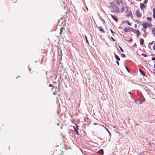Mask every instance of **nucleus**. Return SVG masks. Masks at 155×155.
Instances as JSON below:
<instances>
[{
  "label": "nucleus",
  "instance_id": "1",
  "mask_svg": "<svg viewBox=\"0 0 155 155\" xmlns=\"http://www.w3.org/2000/svg\"><path fill=\"white\" fill-rule=\"evenodd\" d=\"M110 5L111 7L113 8V12H115L116 13H119L120 12V10H119V9L117 6L116 5L115 3H110Z\"/></svg>",
  "mask_w": 155,
  "mask_h": 155
},
{
  "label": "nucleus",
  "instance_id": "2",
  "mask_svg": "<svg viewBox=\"0 0 155 155\" xmlns=\"http://www.w3.org/2000/svg\"><path fill=\"white\" fill-rule=\"evenodd\" d=\"M116 2L119 7H121L120 10V13H122L125 10V8L123 5L121 0H117L116 1Z\"/></svg>",
  "mask_w": 155,
  "mask_h": 155
},
{
  "label": "nucleus",
  "instance_id": "3",
  "mask_svg": "<svg viewBox=\"0 0 155 155\" xmlns=\"http://www.w3.org/2000/svg\"><path fill=\"white\" fill-rule=\"evenodd\" d=\"M142 26L143 28L145 29V30L144 31V32H145V30L148 27H150L153 26L151 23L147 22H145L143 23L142 24Z\"/></svg>",
  "mask_w": 155,
  "mask_h": 155
},
{
  "label": "nucleus",
  "instance_id": "4",
  "mask_svg": "<svg viewBox=\"0 0 155 155\" xmlns=\"http://www.w3.org/2000/svg\"><path fill=\"white\" fill-rule=\"evenodd\" d=\"M135 15L137 17L139 18L142 17V14L139 9L137 10L135 12Z\"/></svg>",
  "mask_w": 155,
  "mask_h": 155
},
{
  "label": "nucleus",
  "instance_id": "5",
  "mask_svg": "<svg viewBox=\"0 0 155 155\" xmlns=\"http://www.w3.org/2000/svg\"><path fill=\"white\" fill-rule=\"evenodd\" d=\"M131 31L136 34L137 35V37L138 38L139 37L140 35V31L137 29H133L131 30Z\"/></svg>",
  "mask_w": 155,
  "mask_h": 155
},
{
  "label": "nucleus",
  "instance_id": "6",
  "mask_svg": "<svg viewBox=\"0 0 155 155\" xmlns=\"http://www.w3.org/2000/svg\"><path fill=\"white\" fill-rule=\"evenodd\" d=\"M145 4L141 3L140 4V6L141 9L143 11V8H146V6L144 5Z\"/></svg>",
  "mask_w": 155,
  "mask_h": 155
},
{
  "label": "nucleus",
  "instance_id": "7",
  "mask_svg": "<svg viewBox=\"0 0 155 155\" xmlns=\"http://www.w3.org/2000/svg\"><path fill=\"white\" fill-rule=\"evenodd\" d=\"M127 17H130V16L131 17H133V15L132 13V12L130 11H127Z\"/></svg>",
  "mask_w": 155,
  "mask_h": 155
},
{
  "label": "nucleus",
  "instance_id": "8",
  "mask_svg": "<svg viewBox=\"0 0 155 155\" xmlns=\"http://www.w3.org/2000/svg\"><path fill=\"white\" fill-rule=\"evenodd\" d=\"M111 16L112 17V18H113V19L115 21H117L118 18L116 15H114L112 14H111Z\"/></svg>",
  "mask_w": 155,
  "mask_h": 155
},
{
  "label": "nucleus",
  "instance_id": "9",
  "mask_svg": "<svg viewBox=\"0 0 155 155\" xmlns=\"http://www.w3.org/2000/svg\"><path fill=\"white\" fill-rule=\"evenodd\" d=\"M131 29V28L129 27V28H125L124 30V31L126 32H129L130 31V29Z\"/></svg>",
  "mask_w": 155,
  "mask_h": 155
},
{
  "label": "nucleus",
  "instance_id": "10",
  "mask_svg": "<svg viewBox=\"0 0 155 155\" xmlns=\"http://www.w3.org/2000/svg\"><path fill=\"white\" fill-rule=\"evenodd\" d=\"M98 28L101 32L103 33L105 32L104 31L102 27L101 26L99 27H98Z\"/></svg>",
  "mask_w": 155,
  "mask_h": 155
},
{
  "label": "nucleus",
  "instance_id": "11",
  "mask_svg": "<svg viewBox=\"0 0 155 155\" xmlns=\"http://www.w3.org/2000/svg\"><path fill=\"white\" fill-rule=\"evenodd\" d=\"M153 12V17L155 19V8H153L152 10Z\"/></svg>",
  "mask_w": 155,
  "mask_h": 155
},
{
  "label": "nucleus",
  "instance_id": "12",
  "mask_svg": "<svg viewBox=\"0 0 155 155\" xmlns=\"http://www.w3.org/2000/svg\"><path fill=\"white\" fill-rule=\"evenodd\" d=\"M144 43V40L142 38H140V44L141 45H143Z\"/></svg>",
  "mask_w": 155,
  "mask_h": 155
},
{
  "label": "nucleus",
  "instance_id": "13",
  "mask_svg": "<svg viewBox=\"0 0 155 155\" xmlns=\"http://www.w3.org/2000/svg\"><path fill=\"white\" fill-rule=\"evenodd\" d=\"M147 21L148 22H150L152 20V18L150 17H147Z\"/></svg>",
  "mask_w": 155,
  "mask_h": 155
},
{
  "label": "nucleus",
  "instance_id": "14",
  "mask_svg": "<svg viewBox=\"0 0 155 155\" xmlns=\"http://www.w3.org/2000/svg\"><path fill=\"white\" fill-rule=\"evenodd\" d=\"M152 32L153 35V36L155 37V28H153L152 30Z\"/></svg>",
  "mask_w": 155,
  "mask_h": 155
},
{
  "label": "nucleus",
  "instance_id": "15",
  "mask_svg": "<svg viewBox=\"0 0 155 155\" xmlns=\"http://www.w3.org/2000/svg\"><path fill=\"white\" fill-rule=\"evenodd\" d=\"M115 58L118 61H120V58L117 55H115Z\"/></svg>",
  "mask_w": 155,
  "mask_h": 155
},
{
  "label": "nucleus",
  "instance_id": "16",
  "mask_svg": "<svg viewBox=\"0 0 155 155\" xmlns=\"http://www.w3.org/2000/svg\"><path fill=\"white\" fill-rule=\"evenodd\" d=\"M64 29V28H63V27H61L60 28V32L59 33L60 34H61L62 33V32L63 30Z\"/></svg>",
  "mask_w": 155,
  "mask_h": 155
},
{
  "label": "nucleus",
  "instance_id": "17",
  "mask_svg": "<svg viewBox=\"0 0 155 155\" xmlns=\"http://www.w3.org/2000/svg\"><path fill=\"white\" fill-rule=\"evenodd\" d=\"M98 153H99L103 154L104 153V151L102 149H101L98 151Z\"/></svg>",
  "mask_w": 155,
  "mask_h": 155
},
{
  "label": "nucleus",
  "instance_id": "18",
  "mask_svg": "<svg viewBox=\"0 0 155 155\" xmlns=\"http://www.w3.org/2000/svg\"><path fill=\"white\" fill-rule=\"evenodd\" d=\"M59 55H60L61 57V58H62V52L61 50L60 51V54H59Z\"/></svg>",
  "mask_w": 155,
  "mask_h": 155
},
{
  "label": "nucleus",
  "instance_id": "19",
  "mask_svg": "<svg viewBox=\"0 0 155 155\" xmlns=\"http://www.w3.org/2000/svg\"><path fill=\"white\" fill-rule=\"evenodd\" d=\"M143 2L144 4H147L148 2V0H144Z\"/></svg>",
  "mask_w": 155,
  "mask_h": 155
},
{
  "label": "nucleus",
  "instance_id": "20",
  "mask_svg": "<svg viewBox=\"0 0 155 155\" xmlns=\"http://www.w3.org/2000/svg\"><path fill=\"white\" fill-rule=\"evenodd\" d=\"M119 48H120L121 51L122 52H124V50H123V49L122 48H121V47H120V46H118Z\"/></svg>",
  "mask_w": 155,
  "mask_h": 155
},
{
  "label": "nucleus",
  "instance_id": "21",
  "mask_svg": "<svg viewBox=\"0 0 155 155\" xmlns=\"http://www.w3.org/2000/svg\"><path fill=\"white\" fill-rule=\"evenodd\" d=\"M125 68H126V69L127 71L129 72H130V70L128 68L127 66H125Z\"/></svg>",
  "mask_w": 155,
  "mask_h": 155
},
{
  "label": "nucleus",
  "instance_id": "22",
  "mask_svg": "<svg viewBox=\"0 0 155 155\" xmlns=\"http://www.w3.org/2000/svg\"><path fill=\"white\" fill-rule=\"evenodd\" d=\"M121 56L123 58H125V55L124 54H121Z\"/></svg>",
  "mask_w": 155,
  "mask_h": 155
},
{
  "label": "nucleus",
  "instance_id": "23",
  "mask_svg": "<svg viewBox=\"0 0 155 155\" xmlns=\"http://www.w3.org/2000/svg\"><path fill=\"white\" fill-rule=\"evenodd\" d=\"M85 38L86 39V40L87 42V43H89V42H88V40L87 39V37L85 35Z\"/></svg>",
  "mask_w": 155,
  "mask_h": 155
},
{
  "label": "nucleus",
  "instance_id": "24",
  "mask_svg": "<svg viewBox=\"0 0 155 155\" xmlns=\"http://www.w3.org/2000/svg\"><path fill=\"white\" fill-rule=\"evenodd\" d=\"M141 73V74H142V75L143 76H145V74L144 73L143 71H142V72H140Z\"/></svg>",
  "mask_w": 155,
  "mask_h": 155
},
{
  "label": "nucleus",
  "instance_id": "25",
  "mask_svg": "<svg viewBox=\"0 0 155 155\" xmlns=\"http://www.w3.org/2000/svg\"><path fill=\"white\" fill-rule=\"evenodd\" d=\"M153 49L155 51V43L154 44L153 46Z\"/></svg>",
  "mask_w": 155,
  "mask_h": 155
},
{
  "label": "nucleus",
  "instance_id": "26",
  "mask_svg": "<svg viewBox=\"0 0 155 155\" xmlns=\"http://www.w3.org/2000/svg\"><path fill=\"white\" fill-rule=\"evenodd\" d=\"M142 55L144 57H147L148 56L147 55H146L144 54H142Z\"/></svg>",
  "mask_w": 155,
  "mask_h": 155
},
{
  "label": "nucleus",
  "instance_id": "27",
  "mask_svg": "<svg viewBox=\"0 0 155 155\" xmlns=\"http://www.w3.org/2000/svg\"><path fill=\"white\" fill-rule=\"evenodd\" d=\"M154 41H151L149 43V44L150 45H152Z\"/></svg>",
  "mask_w": 155,
  "mask_h": 155
},
{
  "label": "nucleus",
  "instance_id": "28",
  "mask_svg": "<svg viewBox=\"0 0 155 155\" xmlns=\"http://www.w3.org/2000/svg\"><path fill=\"white\" fill-rule=\"evenodd\" d=\"M57 92L56 91H54V92H53V94H54V95H56V94H57Z\"/></svg>",
  "mask_w": 155,
  "mask_h": 155
},
{
  "label": "nucleus",
  "instance_id": "29",
  "mask_svg": "<svg viewBox=\"0 0 155 155\" xmlns=\"http://www.w3.org/2000/svg\"><path fill=\"white\" fill-rule=\"evenodd\" d=\"M153 74H155V69H153Z\"/></svg>",
  "mask_w": 155,
  "mask_h": 155
},
{
  "label": "nucleus",
  "instance_id": "30",
  "mask_svg": "<svg viewBox=\"0 0 155 155\" xmlns=\"http://www.w3.org/2000/svg\"><path fill=\"white\" fill-rule=\"evenodd\" d=\"M151 59L153 60H155V57L152 58H151Z\"/></svg>",
  "mask_w": 155,
  "mask_h": 155
},
{
  "label": "nucleus",
  "instance_id": "31",
  "mask_svg": "<svg viewBox=\"0 0 155 155\" xmlns=\"http://www.w3.org/2000/svg\"><path fill=\"white\" fill-rule=\"evenodd\" d=\"M145 101V98H143L142 99V101L143 102H144Z\"/></svg>",
  "mask_w": 155,
  "mask_h": 155
},
{
  "label": "nucleus",
  "instance_id": "32",
  "mask_svg": "<svg viewBox=\"0 0 155 155\" xmlns=\"http://www.w3.org/2000/svg\"><path fill=\"white\" fill-rule=\"evenodd\" d=\"M110 31H111V32L112 33H114V32L111 29H110Z\"/></svg>",
  "mask_w": 155,
  "mask_h": 155
},
{
  "label": "nucleus",
  "instance_id": "33",
  "mask_svg": "<svg viewBox=\"0 0 155 155\" xmlns=\"http://www.w3.org/2000/svg\"><path fill=\"white\" fill-rule=\"evenodd\" d=\"M116 63L117 64V65H119V62L118 61H116Z\"/></svg>",
  "mask_w": 155,
  "mask_h": 155
},
{
  "label": "nucleus",
  "instance_id": "34",
  "mask_svg": "<svg viewBox=\"0 0 155 155\" xmlns=\"http://www.w3.org/2000/svg\"><path fill=\"white\" fill-rule=\"evenodd\" d=\"M75 131H76V132L77 134H78V131L77 130L75 129Z\"/></svg>",
  "mask_w": 155,
  "mask_h": 155
},
{
  "label": "nucleus",
  "instance_id": "35",
  "mask_svg": "<svg viewBox=\"0 0 155 155\" xmlns=\"http://www.w3.org/2000/svg\"><path fill=\"white\" fill-rule=\"evenodd\" d=\"M133 41V39L132 38H131L130 39V40H129V41L131 42L132 41Z\"/></svg>",
  "mask_w": 155,
  "mask_h": 155
},
{
  "label": "nucleus",
  "instance_id": "36",
  "mask_svg": "<svg viewBox=\"0 0 155 155\" xmlns=\"http://www.w3.org/2000/svg\"><path fill=\"white\" fill-rule=\"evenodd\" d=\"M134 27L135 28H136L137 27V25H136V24L135 25Z\"/></svg>",
  "mask_w": 155,
  "mask_h": 155
},
{
  "label": "nucleus",
  "instance_id": "37",
  "mask_svg": "<svg viewBox=\"0 0 155 155\" xmlns=\"http://www.w3.org/2000/svg\"><path fill=\"white\" fill-rule=\"evenodd\" d=\"M111 38L113 40V41H115L114 39L112 37H111Z\"/></svg>",
  "mask_w": 155,
  "mask_h": 155
},
{
  "label": "nucleus",
  "instance_id": "38",
  "mask_svg": "<svg viewBox=\"0 0 155 155\" xmlns=\"http://www.w3.org/2000/svg\"><path fill=\"white\" fill-rule=\"evenodd\" d=\"M139 71L140 72H142V71H141L140 69H139Z\"/></svg>",
  "mask_w": 155,
  "mask_h": 155
},
{
  "label": "nucleus",
  "instance_id": "39",
  "mask_svg": "<svg viewBox=\"0 0 155 155\" xmlns=\"http://www.w3.org/2000/svg\"><path fill=\"white\" fill-rule=\"evenodd\" d=\"M20 77V76H18L16 78H19Z\"/></svg>",
  "mask_w": 155,
  "mask_h": 155
},
{
  "label": "nucleus",
  "instance_id": "40",
  "mask_svg": "<svg viewBox=\"0 0 155 155\" xmlns=\"http://www.w3.org/2000/svg\"><path fill=\"white\" fill-rule=\"evenodd\" d=\"M128 25H130H130H131V24H130L129 22H128Z\"/></svg>",
  "mask_w": 155,
  "mask_h": 155
},
{
  "label": "nucleus",
  "instance_id": "41",
  "mask_svg": "<svg viewBox=\"0 0 155 155\" xmlns=\"http://www.w3.org/2000/svg\"><path fill=\"white\" fill-rule=\"evenodd\" d=\"M64 4V3L63 2H61V4Z\"/></svg>",
  "mask_w": 155,
  "mask_h": 155
},
{
  "label": "nucleus",
  "instance_id": "42",
  "mask_svg": "<svg viewBox=\"0 0 155 155\" xmlns=\"http://www.w3.org/2000/svg\"><path fill=\"white\" fill-rule=\"evenodd\" d=\"M49 86L51 87V86H52L51 84H50L49 85Z\"/></svg>",
  "mask_w": 155,
  "mask_h": 155
},
{
  "label": "nucleus",
  "instance_id": "43",
  "mask_svg": "<svg viewBox=\"0 0 155 155\" xmlns=\"http://www.w3.org/2000/svg\"><path fill=\"white\" fill-rule=\"evenodd\" d=\"M59 123H58V124H57V125H59Z\"/></svg>",
  "mask_w": 155,
  "mask_h": 155
},
{
  "label": "nucleus",
  "instance_id": "44",
  "mask_svg": "<svg viewBox=\"0 0 155 155\" xmlns=\"http://www.w3.org/2000/svg\"><path fill=\"white\" fill-rule=\"evenodd\" d=\"M129 93L130 94L131 93V92H129Z\"/></svg>",
  "mask_w": 155,
  "mask_h": 155
},
{
  "label": "nucleus",
  "instance_id": "45",
  "mask_svg": "<svg viewBox=\"0 0 155 155\" xmlns=\"http://www.w3.org/2000/svg\"><path fill=\"white\" fill-rule=\"evenodd\" d=\"M154 68H155V64H154Z\"/></svg>",
  "mask_w": 155,
  "mask_h": 155
},
{
  "label": "nucleus",
  "instance_id": "46",
  "mask_svg": "<svg viewBox=\"0 0 155 155\" xmlns=\"http://www.w3.org/2000/svg\"><path fill=\"white\" fill-rule=\"evenodd\" d=\"M141 0H140V1H141Z\"/></svg>",
  "mask_w": 155,
  "mask_h": 155
}]
</instances>
